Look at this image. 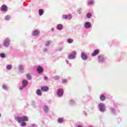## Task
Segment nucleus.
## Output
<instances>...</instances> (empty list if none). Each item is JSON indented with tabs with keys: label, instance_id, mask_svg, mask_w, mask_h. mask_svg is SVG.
Returning <instances> with one entry per match:
<instances>
[{
	"label": "nucleus",
	"instance_id": "obj_1",
	"mask_svg": "<svg viewBox=\"0 0 127 127\" xmlns=\"http://www.w3.org/2000/svg\"><path fill=\"white\" fill-rule=\"evenodd\" d=\"M15 120L18 121V123H23L24 122L28 121V117L27 116H22V117H16Z\"/></svg>",
	"mask_w": 127,
	"mask_h": 127
},
{
	"label": "nucleus",
	"instance_id": "obj_2",
	"mask_svg": "<svg viewBox=\"0 0 127 127\" xmlns=\"http://www.w3.org/2000/svg\"><path fill=\"white\" fill-rule=\"evenodd\" d=\"M99 108L101 112H105V110H106V107H105V104L103 103L99 104Z\"/></svg>",
	"mask_w": 127,
	"mask_h": 127
},
{
	"label": "nucleus",
	"instance_id": "obj_3",
	"mask_svg": "<svg viewBox=\"0 0 127 127\" xmlns=\"http://www.w3.org/2000/svg\"><path fill=\"white\" fill-rule=\"evenodd\" d=\"M57 95L59 96V97H62L63 96V94H64V90L63 89H58L57 91Z\"/></svg>",
	"mask_w": 127,
	"mask_h": 127
},
{
	"label": "nucleus",
	"instance_id": "obj_4",
	"mask_svg": "<svg viewBox=\"0 0 127 127\" xmlns=\"http://www.w3.org/2000/svg\"><path fill=\"white\" fill-rule=\"evenodd\" d=\"M37 72L38 74H41L43 71H44V69H43V67H41L40 66H38L37 68Z\"/></svg>",
	"mask_w": 127,
	"mask_h": 127
},
{
	"label": "nucleus",
	"instance_id": "obj_5",
	"mask_svg": "<svg viewBox=\"0 0 127 127\" xmlns=\"http://www.w3.org/2000/svg\"><path fill=\"white\" fill-rule=\"evenodd\" d=\"M9 39H5L3 43V45L6 47H8V46L9 45Z\"/></svg>",
	"mask_w": 127,
	"mask_h": 127
},
{
	"label": "nucleus",
	"instance_id": "obj_6",
	"mask_svg": "<svg viewBox=\"0 0 127 127\" xmlns=\"http://www.w3.org/2000/svg\"><path fill=\"white\" fill-rule=\"evenodd\" d=\"M91 26L92 25L91 24V22H87L84 24V27H85V28H90Z\"/></svg>",
	"mask_w": 127,
	"mask_h": 127
},
{
	"label": "nucleus",
	"instance_id": "obj_7",
	"mask_svg": "<svg viewBox=\"0 0 127 127\" xmlns=\"http://www.w3.org/2000/svg\"><path fill=\"white\" fill-rule=\"evenodd\" d=\"M63 18L65 19H71L72 18V15L69 14L68 15H63Z\"/></svg>",
	"mask_w": 127,
	"mask_h": 127
},
{
	"label": "nucleus",
	"instance_id": "obj_8",
	"mask_svg": "<svg viewBox=\"0 0 127 127\" xmlns=\"http://www.w3.org/2000/svg\"><path fill=\"white\" fill-rule=\"evenodd\" d=\"M41 89L43 92H47L49 90V87L44 86H42L41 87Z\"/></svg>",
	"mask_w": 127,
	"mask_h": 127
},
{
	"label": "nucleus",
	"instance_id": "obj_9",
	"mask_svg": "<svg viewBox=\"0 0 127 127\" xmlns=\"http://www.w3.org/2000/svg\"><path fill=\"white\" fill-rule=\"evenodd\" d=\"M99 53H100V51L98 49H96L92 54V56H96V55H98V54H99Z\"/></svg>",
	"mask_w": 127,
	"mask_h": 127
},
{
	"label": "nucleus",
	"instance_id": "obj_10",
	"mask_svg": "<svg viewBox=\"0 0 127 127\" xmlns=\"http://www.w3.org/2000/svg\"><path fill=\"white\" fill-rule=\"evenodd\" d=\"M0 10H2V11H6V10H7V7L5 5H2L0 8Z\"/></svg>",
	"mask_w": 127,
	"mask_h": 127
},
{
	"label": "nucleus",
	"instance_id": "obj_11",
	"mask_svg": "<svg viewBox=\"0 0 127 127\" xmlns=\"http://www.w3.org/2000/svg\"><path fill=\"white\" fill-rule=\"evenodd\" d=\"M40 33V32L39 31V30H36L33 32L32 35H33V36H36V35H38V34H39Z\"/></svg>",
	"mask_w": 127,
	"mask_h": 127
},
{
	"label": "nucleus",
	"instance_id": "obj_12",
	"mask_svg": "<svg viewBox=\"0 0 127 127\" xmlns=\"http://www.w3.org/2000/svg\"><path fill=\"white\" fill-rule=\"evenodd\" d=\"M23 87H25L27 84H28V81L27 80L24 79L22 82Z\"/></svg>",
	"mask_w": 127,
	"mask_h": 127
},
{
	"label": "nucleus",
	"instance_id": "obj_13",
	"mask_svg": "<svg viewBox=\"0 0 127 127\" xmlns=\"http://www.w3.org/2000/svg\"><path fill=\"white\" fill-rule=\"evenodd\" d=\"M81 58L83 60H87V55H86V54L84 53H81Z\"/></svg>",
	"mask_w": 127,
	"mask_h": 127
},
{
	"label": "nucleus",
	"instance_id": "obj_14",
	"mask_svg": "<svg viewBox=\"0 0 127 127\" xmlns=\"http://www.w3.org/2000/svg\"><path fill=\"white\" fill-rule=\"evenodd\" d=\"M100 99L102 101L104 102L106 100V97L104 95V94H101L100 96Z\"/></svg>",
	"mask_w": 127,
	"mask_h": 127
},
{
	"label": "nucleus",
	"instance_id": "obj_15",
	"mask_svg": "<svg viewBox=\"0 0 127 127\" xmlns=\"http://www.w3.org/2000/svg\"><path fill=\"white\" fill-rule=\"evenodd\" d=\"M44 13V10L43 9H40L39 10V14L41 16Z\"/></svg>",
	"mask_w": 127,
	"mask_h": 127
},
{
	"label": "nucleus",
	"instance_id": "obj_16",
	"mask_svg": "<svg viewBox=\"0 0 127 127\" xmlns=\"http://www.w3.org/2000/svg\"><path fill=\"white\" fill-rule=\"evenodd\" d=\"M63 28V25L62 24H59L57 25V29H59V30H61Z\"/></svg>",
	"mask_w": 127,
	"mask_h": 127
},
{
	"label": "nucleus",
	"instance_id": "obj_17",
	"mask_svg": "<svg viewBox=\"0 0 127 127\" xmlns=\"http://www.w3.org/2000/svg\"><path fill=\"white\" fill-rule=\"evenodd\" d=\"M36 94H37L39 96H41V95H42L41 90H40V89H37L36 91Z\"/></svg>",
	"mask_w": 127,
	"mask_h": 127
},
{
	"label": "nucleus",
	"instance_id": "obj_18",
	"mask_svg": "<svg viewBox=\"0 0 127 127\" xmlns=\"http://www.w3.org/2000/svg\"><path fill=\"white\" fill-rule=\"evenodd\" d=\"M43 110L46 112H48V107L47 106H43Z\"/></svg>",
	"mask_w": 127,
	"mask_h": 127
},
{
	"label": "nucleus",
	"instance_id": "obj_19",
	"mask_svg": "<svg viewBox=\"0 0 127 127\" xmlns=\"http://www.w3.org/2000/svg\"><path fill=\"white\" fill-rule=\"evenodd\" d=\"M74 58H75V55H69L68 56V59H74Z\"/></svg>",
	"mask_w": 127,
	"mask_h": 127
},
{
	"label": "nucleus",
	"instance_id": "obj_20",
	"mask_svg": "<svg viewBox=\"0 0 127 127\" xmlns=\"http://www.w3.org/2000/svg\"><path fill=\"white\" fill-rule=\"evenodd\" d=\"M91 16H92V14L91 13H88L86 14V17L87 18H90Z\"/></svg>",
	"mask_w": 127,
	"mask_h": 127
},
{
	"label": "nucleus",
	"instance_id": "obj_21",
	"mask_svg": "<svg viewBox=\"0 0 127 127\" xmlns=\"http://www.w3.org/2000/svg\"><path fill=\"white\" fill-rule=\"evenodd\" d=\"M26 76L28 80H31V75L29 73L27 74Z\"/></svg>",
	"mask_w": 127,
	"mask_h": 127
},
{
	"label": "nucleus",
	"instance_id": "obj_22",
	"mask_svg": "<svg viewBox=\"0 0 127 127\" xmlns=\"http://www.w3.org/2000/svg\"><path fill=\"white\" fill-rule=\"evenodd\" d=\"M58 122L59 123H63L64 122V120H63V118H59L58 120Z\"/></svg>",
	"mask_w": 127,
	"mask_h": 127
},
{
	"label": "nucleus",
	"instance_id": "obj_23",
	"mask_svg": "<svg viewBox=\"0 0 127 127\" xmlns=\"http://www.w3.org/2000/svg\"><path fill=\"white\" fill-rule=\"evenodd\" d=\"M12 67H11V65L9 64L7 65L6 66V69H7L8 70H10V69H11Z\"/></svg>",
	"mask_w": 127,
	"mask_h": 127
},
{
	"label": "nucleus",
	"instance_id": "obj_24",
	"mask_svg": "<svg viewBox=\"0 0 127 127\" xmlns=\"http://www.w3.org/2000/svg\"><path fill=\"white\" fill-rule=\"evenodd\" d=\"M5 20H9L10 19V17L9 16H6L5 17Z\"/></svg>",
	"mask_w": 127,
	"mask_h": 127
},
{
	"label": "nucleus",
	"instance_id": "obj_25",
	"mask_svg": "<svg viewBox=\"0 0 127 127\" xmlns=\"http://www.w3.org/2000/svg\"><path fill=\"white\" fill-rule=\"evenodd\" d=\"M0 57L2 58H4L5 57V55L3 53L0 54Z\"/></svg>",
	"mask_w": 127,
	"mask_h": 127
},
{
	"label": "nucleus",
	"instance_id": "obj_26",
	"mask_svg": "<svg viewBox=\"0 0 127 127\" xmlns=\"http://www.w3.org/2000/svg\"><path fill=\"white\" fill-rule=\"evenodd\" d=\"M22 127H25L26 126V123L25 122H22L21 124Z\"/></svg>",
	"mask_w": 127,
	"mask_h": 127
},
{
	"label": "nucleus",
	"instance_id": "obj_27",
	"mask_svg": "<svg viewBox=\"0 0 127 127\" xmlns=\"http://www.w3.org/2000/svg\"><path fill=\"white\" fill-rule=\"evenodd\" d=\"M2 88L4 90H7V86L5 85H3Z\"/></svg>",
	"mask_w": 127,
	"mask_h": 127
},
{
	"label": "nucleus",
	"instance_id": "obj_28",
	"mask_svg": "<svg viewBox=\"0 0 127 127\" xmlns=\"http://www.w3.org/2000/svg\"><path fill=\"white\" fill-rule=\"evenodd\" d=\"M94 3V1L93 0H91L88 2L89 4H93Z\"/></svg>",
	"mask_w": 127,
	"mask_h": 127
},
{
	"label": "nucleus",
	"instance_id": "obj_29",
	"mask_svg": "<svg viewBox=\"0 0 127 127\" xmlns=\"http://www.w3.org/2000/svg\"><path fill=\"white\" fill-rule=\"evenodd\" d=\"M67 42L68 43H72L73 40L71 39H68Z\"/></svg>",
	"mask_w": 127,
	"mask_h": 127
},
{
	"label": "nucleus",
	"instance_id": "obj_30",
	"mask_svg": "<svg viewBox=\"0 0 127 127\" xmlns=\"http://www.w3.org/2000/svg\"><path fill=\"white\" fill-rule=\"evenodd\" d=\"M99 58L100 59V61H101V62H103L104 61V59L103 58L101 57L100 56L99 57Z\"/></svg>",
	"mask_w": 127,
	"mask_h": 127
},
{
	"label": "nucleus",
	"instance_id": "obj_31",
	"mask_svg": "<svg viewBox=\"0 0 127 127\" xmlns=\"http://www.w3.org/2000/svg\"><path fill=\"white\" fill-rule=\"evenodd\" d=\"M50 44V41H48L47 42V43H46V46H49V45Z\"/></svg>",
	"mask_w": 127,
	"mask_h": 127
},
{
	"label": "nucleus",
	"instance_id": "obj_32",
	"mask_svg": "<svg viewBox=\"0 0 127 127\" xmlns=\"http://www.w3.org/2000/svg\"><path fill=\"white\" fill-rule=\"evenodd\" d=\"M66 82H67V80L66 79L63 80V83H66Z\"/></svg>",
	"mask_w": 127,
	"mask_h": 127
},
{
	"label": "nucleus",
	"instance_id": "obj_33",
	"mask_svg": "<svg viewBox=\"0 0 127 127\" xmlns=\"http://www.w3.org/2000/svg\"><path fill=\"white\" fill-rule=\"evenodd\" d=\"M55 80H58V79H59V76H55Z\"/></svg>",
	"mask_w": 127,
	"mask_h": 127
},
{
	"label": "nucleus",
	"instance_id": "obj_34",
	"mask_svg": "<svg viewBox=\"0 0 127 127\" xmlns=\"http://www.w3.org/2000/svg\"><path fill=\"white\" fill-rule=\"evenodd\" d=\"M44 79L45 80H48V77L47 76H45Z\"/></svg>",
	"mask_w": 127,
	"mask_h": 127
},
{
	"label": "nucleus",
	"instance_id": "obj_35",
	"mask_svg": "<svg viewBox=\"0 0 127 127\" xmlns=\"http://www.w3.org/2000/svg\"><path fill=\"white\" fill-rule=\"evenodd\" d=\"M19 88L20 90H23V86H20Z\"/></svg>",
	"mask_w": 127,
	"mask_h": 127
},
{
	"label": "nucleus",
	"instance_id": "obj_36",
	"mask_svg": "<svg viewBox=\"0 0 127 127\" xmlns=\"http://www.w3.org/2000/svg\"><path fill=\"white\" fill-rule=\"evenodd\" d=\"M77 127H83L81 126H78Z\"/></svg>",
	"mask_w": 127,
	"mask_h": 127
},
{
	"label": "nucleus",
	"instance_id": "obj_37",
	"mask_svg": "<svg viewBox=\"0 0 127 127\" xmlns=\"http://www.w3.org/2000/svg\"><path fill=\"white\" fill-rule=\"evenodd\" d=\"M52 30L53 31V30H54V29H52Z\"/></svg>",
	"mask_w": 127,
	"mask_h": 127
},
{
	"label": "nucleus",
	"instance_id": "obj_38",
	"mask_svg": "<svg viewBox=\"0 0 127 127\" xmlns=\"http://www.w3.org/2000/svg\"><path fill=\"white\" fill-rule=\"evenodd\" d=\"M0 117H1V115H0Z\"/></svg>",
	"mask_w": 127,
	"mask_h": 127
}]
</instances>
